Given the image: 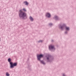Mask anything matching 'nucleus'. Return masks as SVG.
<instances>
[{
  "mask_svg": "<svg viewBox=\"0 0 76 76\" xmlns=\"http://www.w3.org/2000/svg\"><path fill=\"white\" fill-rule=\"evenodd\" d=\"M8 61L10 63V68H14L15 67L17 66L18 63H13V62H11V59L10 58H9L8 59Z\"/></svg>",
  "mask_w": 76,
  "mask_h": 76,
  "instance_id": "1",
  "label": "nucleus"
},
{
  "mask_svg": "<svg viewBox=\"0 0 76 76\" xmlns=\"http://www.w3.org/2000/svg\"><path fill=\"white\" fill-rule=\"evenodd\" d=\"M19 16L20 18H24L26 16V14L25 13L23 12L22 10H20L19 12Z\"/></svg>",
  "mask_w": 76,
  "mask_h": 76,
  "instance_id": "2",
  "label": "nucleus"
},
{
  "mask_svg": "<svg viewBox=\"0 0 76 76\" xmlns=\"http://www.w3.org/2000/svg\"><path fill=\"white\" fill-rule=\"evenodd\" d=\"M43 55L42 54H40L39 55L37 56V59L38 60H39V61H40V59L42 57H43Z\"/></svg>",
  "mask_w": 76,
  "mask_h": 76,
  "instance_id": "3",
  "label": "nucleus"
},
{
  "mask_svg": "<svg viewBox=\"0 0 76 76\" xmlns=\"http://www.w3.org/2000/svg\"><path fill=\"white\" fill-rule=\"evenodd\" d=\"M49 48L50 50H53V49H54V46L50 45L49 46Z\"/></svg>",
  "mask_w": 76,
  "mask_h": 76,
  "instance_id": "4",
  "label": "nucleus"
},
{
  "mask_svg": "<svg viewBox=\"0 0 76 76\" xmlns=\"http://www.w3.org/2000/svg\"><path fill=\"white\" fill-rule=\"evenodd\" d=\"M46 16H47V17H48V18H50V17L51 16V15H50V14L48 13H46Z\"/></svg>",
  "mask_w": 76,
  "mask_h": 76,
  "instance_id": "5",
  "label": "nucleus"
},
{
  "mask_svg": "<svg viewBox=\"0 0 76 76\" xmlns=\"http://www.w3.org/2000/svg\"><path fill=\"white\" fill-rule=\"evenodd\" d=\"M30 19L31 21H33V20H34V19L31 16L30 17Z\"/></svg>",
  "mask_w": 76,
  "mask_h": 76,
  "instance_id": "6",
  "label": "nucleus"
},
{
  "mask_svg": "<svg viewBox=\"0 0 76 76\" xmlns=\"http://www.w3.org/2000/svg\"><path fill=\"white\" fill-rule=\"evenodd\" d=\"M64 26H59V27H60V28H61V29H63V28H64Z\"/></svg>",
  "mask_w": 76,
  "mask_h": 76,
  "instance_id": "7",
  "label": "nucleus"
},
{
  "mask_svg": "<svg viewBox=\"0 0 76 76\" xmlns=\"http://www.w3.org/2000/svg\"><path fill=\"white\" fill-rule=\"evenodd\" d=\"M6 76H10V75L8 72H6Z\"/></svg>",
  "mask_w": 76,
  "mask_h": 76,
  "instance_id": "8",
  "label": "nucleus"
},
{
  "mask_svg": "<svg viewBox=\"0 0 76 76\" xmlns=\"http://www.w3.org/2000/svg\"><path fill=\"white\" fill-rule=\"evenodd\" d=\"M24 3L26 5H28V3L27 1L24 2Z\"/></svg>",
  "mask_w": 76,
  "mask_h": 76,
  "instance_id": "9",
  "label": "nucleus"
},
{
  "mask_svg": "<svg viewBox=\"0 0 76 76\" xmlns=\"http://www.w3.org/2000/svg\"><path fill=\"white\" fill-rule=\"evenodd\" d=\"M66 29L67 30V31H69V27H66Z\"/></svg>",
  "mask_w": 76,
  "mask_h": 76,
  "instance_id": "10",
  "label": "nucleus"
},
{
  "mask_svg": "<svg viewBox=\"0 0 76 76\" xmlns=\"http://www.w3.org/2000/svg\"><path fill=\"white\" fill-rule=\"evenodd\" d=\"M41 63H42V64H45V63H44V62L43 61H41Z\"/></svg>",
  "mask_w": 76,
  "mask_h": 76,
  "instance_id": "11",
  "label": "nucleus"
},
{
  "mask_svg": "<svg viewBox=\"0 0 76 76\" xmlns=\"http://www.w3.org/2000/svg\"><path fill=\"white\" fill-rule=\"evenodd\" d=\"M23 10L25 11V12H26V9L24 8L23 9Z\"/></svg>",
  "mask_w": 76,
  "mask_h": 76,
  "instance_id": "12",
  "label": "nucleus"
},
{
  "mask_svg": "<svg viewBox=\"0 0 76 76\" xmlns=\"http://www.w3.org/2000/svg\"><path fill=\"white\" fill-rule=\"evenodd\" d=\"M55 18H56V19H57V18H58L57 16H55Z\"/></svg>",
  "mask_w": 76,
  "mask_h": 76,
  "instance_id": "13",
  "label": "nucleus"
},
{
  "mask_svg": "<svg viewBox=\"0 0 76 76\" xmlns=\"http://www.w3.org/2000/svg\"><path fill=\"white\" fill-rule=\"evenodd\" d=\"M53 25V24L51 23L49 24V25H50V26H51V25Z\"/></svg>",
  "mask_w": 76,
  "mask_h": 76,
  "instance_id": "14",
  "label": "nucleus"
},
{
  "mask_svg": "<svg viewBox=\"0 0 76 76\" xmlns=\"http://www.w3.org/2000/svg\"><path fill=\"white\" fill-rule=\"evenodd\" d=\"M47 60H48V59H49V58L48 57L47 58Z\"/></svg>",
  "mask_w": 76,
  "mask_h": 76,
  "instance_id": "15",
  "label": "nucleus"
},
{
  "mask_svg": "<svg viewBox=\"0 0 76 76\" xmlns=\"http://www.w3.org/2000/svg\"><path fill=\"white\" fill-rule=\"evenodd\" d=\"M42 41H39V42H42Z\"/></svg>",
  "mask_w": 76,
  "mask_h": 76,
  "instance_id": "16",
  "label": "nucleus"
},
{
  "mask_svg": "<svg viewBox=\"0 0 76 76\" xmlns=\"http://www.w3.org/2000/svg\"><path fill=\"white\" fill-rule=\"evenodd\" d=\"M63 76H65L64 75V74H63Z\"/></svg>",
  "mask_w": 76,
  "mask_h": 76,
  "instance_id": "17",
  "label": "nucleus"
},
{
  "mask_svg": "<svg viewBox=\"0 0 76 76\" xmlns=\"http://www.w3.org/2000/svg\"><path fill=\"white\" fill-rule=\"evenodd\" d=\"M65 34H66V32H65Z\"/></svg>",
  "mask_w": 76,
  "mask_h": 76,
  "instance_id": "18",
  "label": "nucleus"
}]
</instances>
